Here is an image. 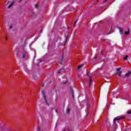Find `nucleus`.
<instances>
[{
    "instance_id": "2",
    "label": "nucleus",
    "mask_w": 131,
    "mask_h": 131,
    "mask_svg": "<svg viewBox=\"0 0 131 131\" xmlns=\"http://www.w3.org/2000/svg\"><path fill=\"white\" fill-rule=\"evenodd\" d=\"M29 57L28 53L27 52L24 51L23 52V58L24 59H27Z\"/></svg>"
},
{
    "instance_id": "8",
    "label": "nucleus",
    "mask_w": 131,
    "mask_h": 131,
    "mask_svg": "<svg viewBox=\"0 0 131 131\" xmlns=\"http://www.w3.org/2000/svg\"><path fill=\"white\" fill-rule=\"evenodd\" d=\"M119 29L120 34H122V33H123L122 28H119Z\"/></svg>"
},
{
    "instance_id": "4",
    "label": "nucleus",
    "mask_w": 131,
    "mask_h": 131,
    "mask_svg": "<svg viewBox=\"0 0 131 131\" xmlns=\"http://www.w3.org/2000/svg\"><path fill=\"white\" fill-rule=\"evenodd\" d=\"M42 94L43 95V97L45 100L46 104L48 105V101H47V98H46V95H45V91H42Z\"/></svg>"
},
{
    "instance_id": "11",
    "label": "nucleus",
    "mask_w": 131,
    "mask_h": 131,
    "mask_svg": "<svg viewBox=\"0 0 131 131\" xmlns=\"http://www.w3.org/2000/svg\"><path fill=\"white\" fill-rule=\"evenodd\" d=\"M82 67V65H80V66H78L77 68L78 69H80V68Z\"/></svg>"
},
{
    "instance_id": "10",
    "label": "nucleus",
    "mask_w": 131,
    "mask_h": 131,
    "mask_svg": "<svg viewBox=\"0 0 131 131\" xmlns=\"http://www.w3.org/2000/svg\"><path fill=\"white\" fill-rule=\"evenodd\" d=\"M125 34L126 35H127L129 34V31L125 32Z\"/></svg>"
},
{
    "instance_id": "19",
    "label": "nucleus",
    "mask_w": 131,
    "mask_h": 131,
    "mask_svg": "<svg viewBox=\"0 0 131 131\" xmlns=\"http://www.w3.org/2000/svg\"><path fill=\"white\" fill-rule=\"evenodd\" d=\"M43 85H44L43 84L41 85V86H43Z\"/></svg>"
},
{
    "instance_id": "21",
    "label": "nucleus",
    "mask_w": 131,
    "mask_h": 131,
    "mask_svg": "<svg viewBox=\"0 0 131 131\" xmlns=\"http://www.w3.org/2000/svg\"><path fill=\"white\" fill-rule=\"evenodd\" d=\"M22 1V0H20V2Z\"/></svg>"
},
{
    "instance_id": "12",
    "label": "nucleus",
    "mask_w": 131,
    "mask_h": 131,
    "mask_svg": "<svg viewBox=\"0 0 131 131\" xmlns=\"http://www.w3.org/2000/svg\"><path fill=\"white\" fill-rule=\"evenodd\" d=\"M127 114H131V110H129L127 111Z\"/></svg>"
},
{
    "instance_id": "7",
    "label": "nucleus",
    "mask_w": 131,
    "mask_h": 131,
    "mask_svg": "<svg viewBox=\"0 0 131 131\" xmlns=\"http://www.w3.org/2000/svg\"><path fill=\"white\" fill-rule=\"evenodd\" d=\"M89 79H90V83H89V85H91L92 83V77L89 76Z\"/></svg>"
},
{
    "instance_id": "16",
    "label": "nucleus",
    "mask_w": 131,
    "mask_h": 131,
    "mask_svg": "<svg viewBox=\"0 0 131 131\" xmlns=\"http://www.w3.org/2000/svg\"><path fill=\"white\" fill-rule=\"evenodd\" d=\"M12 26H12V25L10 26V29H12Z\"/></svg>"
},
{
    "instance_id": "9",
    "label": "nucleus",
    "mask_w": 131,
    "mask_h": 131,
    "mask_svg": "<svg viewBox=\"0 0 131 131\" xmlns=\"http://www.w3.org/2000/svg\"><path fill=\"white\" fill-rule=\"evenodd\" d=\"M127 58H128V56L126 55L125 57H124L123 59H124V60H126V59H127Z\"/></svg>"
},
{
    "instance_id": "1",
    "label": "nucleus",
    "mask_w": 131,
    "mask_h": 131,
    "mask_svg": "<svg viewBox=\"0 0 131 131\" xmlns=\"http://www.w3.org/2000/svg\"><path fill=\"white\" fill-rule=\"evenodd\" d=\"M124 118H125V117L123 116H120L116 117L114 119V123H115V121L121 120V119H124Z\"/></svg>"
},
{
    "instance_id": "15",
    "label": "nucleus",
    "mask_w": 131,
    "mask_h": 131,
    "mask_svg": "<svg viewBox=\"0 0 131 131\" xmlns=\"http://www.w3.org/2000/svg\"><path fill=\"white\" fill-rule=\"evenodd\" d=\"M69 112H70V110H69V108H68L67 111V113H69Z\"/></svg>"
},
{
    "instance_id": "3",
    "label": "nucleus",
    "mask_w": 131,
    "mask_h": 131,
    "mask_svg": "<svg viewBox=\"0 0 131 131\" xmlns=\"http://www.w3.org/2000/svg\"><path fill=\"white\" fill-rule=\"evenodd\" d=\"M117 71H118V72H117L118 75L119 76H120L121 75V70H120V69H117Z\"/></svg>"
},
{
    "instance_id": "20",
    "label": "nucleus",
    "mask_w": 131,
    "mask_h": 131,
    "mask_svg": "<svg viewBox=\"0 0 131 131\" xmlns=\"http://www.w3.org/2000/svg\"><path fill=\"white\" fill-rule=\"evenodd\" d=\"M57 73H60V71H59Z\"/></svg>"
},
{
    "instance_id": "5",
    "label": "nucleus",
    "mask_w": 131,
    "mask_h": 131,
    "mask_svg": "<svg viewBox=\"0 0 131 131\" xmlns=\"http://www.w3.org/2000/svg\"><path fill=\"white\" fill-rule=\"evenodd\" d=\"M130 74H131V72H129L125 74V76H126V77L129 76V75H130Z\"/></svg>"
},
{
    "instance_id": "17",
    "label": "nucleus",
    "mask_w": 131,
    "mask_h": 131,
    "mask_svg": "<svg viewBox=\"0 0 131 131\" xmlns=\"http://www.w3.org/2000/svg\"><path fill=\"white\" fill-rule=\"evenodd\" d=\"M106 2H107V0L104 1L103 3H106Z\"/></svg>"
},
{
    "instance_id": "14",
    "label": "nucleus",
    "mask_w": 131,
    "mask_h": 131,
    "mask_svg": "<svg viewBox=\"0 0 131 131\" xmlns=\"http://www.w3.org/2000/svg\"><path fill=\"white\" fill-rule=\"evenodd\" d=\"M35 8H36V9H37L38 8V5H35Z\"/></svg>"
},
{
    "instance_id": "13",
    "label": "nucleus",
    "mask_w": 131,
    "mask_h": 131,
    "mask_svg": "<svg viewBox=\"0 0 131 131\" xmlns=\"http://www.w3.org/2000/svg\"><path fill=\"white\" fill-rule=\"evenodd\" d=\"M77 22V20H75L74 21V26H75V25L76 24V23Z\"/></svg>"
},
{
    "instance_id": "18",
    "label": "nucleus",
    "mask_w": 131,
    "mask_h": 131,
    "mask_svg": "<svg viewBox=\"0 0 131 131\" xmlns=\"http://www.w3.org/2000/svg\"><path fill=\"white\" fill-rule=\"evenodd\" d=\"M59 64H62V62L61 61H58Z\"/></svg>"
},
{
    "instance_id": "6",
    "label": "nucleus",
    "mask_w": 131,
    "mask_h": 131,
    "mask_svg": "<svg viewBox=\"0 0 131 131\" xmlns=\"http://www.w3.org/2000/svg\"><path fill=\"white\" fill-rule=\"evenodd\" d=\"M13 5H14V2H11L10 6H8V9H10V8H11V7H12V6H13Z\"/></svg>"
}]
</instances>
